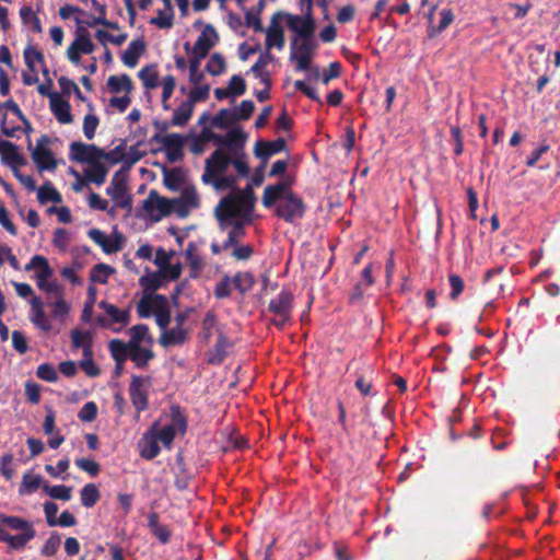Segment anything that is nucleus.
Listing matches in <instances>:
<instances>
[{"mask_svg":"<svg viewBox=\"0 0 560 560\" xmlns=\"http://www.w3.org/2000/svg\"><path fill=\"white\" fill-rule=\"evenodd\" d=\"M232 279L229 276H224L214 287V296L217 299H225L231 295L232 292Z\"/></svg>","mask_w":560,"mask_h":560,"instance_id":"obj_60","label":"nucleus"},{"mask_svg":"<svg viewBox=\"0 0 560 560\" xmlns=\"http://www.w3.org/2000/svg\"><path fill=\"white\" fill-rule=\"evenodd\" d=\"M130 340L128 343L130 347H139L141 342L147 341L148 343H152L153 339L149 334V327L144 324H138L130 328Z\"/></svg>","mask_w":560,"mask_h":560,"instance_id":"obj_35","label":"nucleus"},{"mask_svg":"<svg viewBox=\"0 0 560 560\" xmlns=\"http://www.w3.org/2000/svg\"><path fill=\"white\" fill-rule=\"evenodd\" d=\"M214 215L221 231L231 226L228 238L223 242V247H232L240 244L245 236V224L248 223L247 220L236 215L235 211H222L220 208L214 209Z\"/></svg>","mask_w":560,"mask_h":560,"instance_id":"obj_2","label":"nucleus"},{"mask_svg":"<svg viewBox=\"0 0 560 560\" xmlns=\"http://www.w3.org/2000/svg\"><path fill=\"white\" fill-rule=\"evenodd\" d=\"M70 160L78 163L94 164L100 160L114 161L112 154L105 152L95 144H86L81 141H74L70 144Z\"/></svg>","mask_w":560,"mask_h":560,"instance_id":"obj_3","label":"nucleus"},{"mask_svg":"<svg viewBox=\"0 0 560 560\" xmlns=\"http://www.w3.org/2000/svg\"><path fill=\"white\" fill-rule=\"evenodd\" d=\"M24 60L30 71L35 72V62L44 63L45 58L42 51L33 46H28L24 50Z\"/></svg>","mask_w":560,"mask_h":560,"instance_id":"obj_54","label":"nucleus"},{"mask_svg":"<svg viewBox=\"0 0 560 560\" xmlns=\"http://www.w3.org/2000/svg\"><path fill=\"white\" fill-rule=\"evenodd\" d=\"M187 340L188 329L184 327L165 328L160 336V343L165 348L184 345Z\"/></svg>","mask_w":560,"mask_h":560,"instance_id":"obj_18","label":"nucleus"},{"mask_svg":"<svg viewBox=\"0 0 560 560\" xmlns=\"http://www.w3.org/2000/svg\"><path fill=\"white\" fill-rule=\"evenodd\" d=\"M95 301H96V289H95V287L90 285L88 288V299L84 303L82 314H81V319L84 323L91 322L92 315H93V306H94Z\"/></svg>","mask_w":560,"mask_h":560,"instance_id":"obj_53","label":"nucleus"},{"mask_svg":"<svg viewBox=\"0 0 560 560\" xmlns=\"http://www.w3.org/2000/svg\"><path fill=\"white\" fill-rule=\"evenodd\" d=\"M31 307H32V316L31 320L36 325L39 329L44 331H49L51 329L50 322L47 319L44 308H43V302L39 298L34 296L30 301Z\"/></svg>","mask_w":560,"mask_h":560,"instance_id":"obj_22","label":"nucleus"},{"mask_svg":"<svg viewBox=\"0 0 560 560\" xmlns=\"http://www.w3.org/2000/svg\"><path fill=\"white\" fill-rule=\"evenodd\" d=\"M109 352L118 365H124L126 360L130 358V345L120 339H113L108 343Z\"/></svg>","mask_w":560,"mask_h":560,"instance_id":"obj_27","label":"nucleus"},{"mask_svg":"<svg viewBox=\"0 0 560 560\" xmlns=\"http://www.w3.org/2000/svg\"><path fill=\"white\" fill-rule=\"evenodd\" d=\"M50 142L48 136L43 135L32 148V141L28 139L27 149L32 151V160L35 163L38 172H54L57 168V160L50 149L46 145Z\"/></svg>","mask_w":560,"mask_h":560,"instance_id":"obj_4","label":"nucleus"},{"mask_svg":"<svg viewBox=\"0 0 560 560\" xmlns=\"http://www.w3.org/2000/svg\"><path fill=\"white\" fill-rule=\"evenodd\" d=\"M195 106L187 100L174 110L171 125L175 127H184L190 120Z\"/></svg>","mask_w":560,"mask_h":560,"instance_id":"obj_28","label":"nucleus"},{"mask_svg":"<svg viewBox=\"0 0 560 560\" xmlns=\"http://www.w3.org/2000/svg\"><path fill=\"white\" fill-rule=\"evenodd\" d=\"M218 317L213 311H208L201 323V336L206 342L212 337V330L217 327Z\"/></svg>","mask_w":560,"mask_h":560,"instance_id":"obj_48","label":"nucleus"},{"mask_svg":"<svg viewBox=\"0 0 560 560\" xmlns=\"http://www.w3.org/2000/svg\"><path fill=\"white\" fill-rule=\"evenodd\" d=\"M276 213L285 222L295 223L304 217V201L294 192H288L284 195L283 200L278 203Z\"/></svg>","mask_w":560,"mask_h":560,"instance_id":"obj_6","label":"nucleus"},{"mask_svg":"<svg viewBox=\"0 0 560 560\" xmlns=\"http://www.w3.org/2000/svg\"><path fill=\"white\" fill-rule=\"evenodd\" d=\"M232 165L237 171L238 176L248 177L249 166L246 161V154L244 152H235L232 156Z\"/></svg>","mask_w":560,"mask_h":560,"instance_id":"obj_56","label":"nucleus"},{"mask_svg":"<svg viewBox=\"0 0 560 560\" xmlns=\"http://www.w3.org/2000/svg\"><path fill=\"white\" fill-rule=\"evenodd\" d=\"M61 544L60 535L56 532H54L44 544L43 548L40 549V555L44 557H50L54 556Z\"/></svg>","mask_w":560,"mask_h":560,"instance_id":"obj_55","label":"nucleus"},{"mask_svg":"<svg viewBox=\"0 0 560 560\" xmlns=\"http://www.w3.org/2000/svg\"><path fill=\"white\" fill-rule=\"evenodd\" d=\"M108 168L100 160L84 170V177L88 182L100 186L105 183Z\"/></svg>","mask_w":560,"mask_h":560,"instance_id":"obj_30","label":"nucleus"},{"mask_svg":"<svg viewBox=\"0 0 560 560\" xmlns=\"http://www.w3.org/2000/svg\"><path fill=\"white\" fill-rule=\"evenodd\" d=\"M233 154L228 153L222 149H217L207 160L205 172L201 176L202 182H209L210 175H224L232 165Z\"/></svg>","mask_w":560,"mask_h":560,"instance_id":"obj_9","label":"nucleus"},{"mask_svg":"<svg viewBox=\"0 0 560 560\" xmlns=\"http://www.w3.org/2000/svg\"><path fill=\"white\" fill-rule=\"evenodd\" d=\"M210 86L208 84L197 86L190 90L187 101L194 106L196 103L205 102L209 97Z\"/></svg>","mask_w":560,"mask_h":560,"instance_id":"obj_62","label":"nucleus"},{"mask_svg":"<svg viewBox=\"0 0 560 560\" xmlns=\"http://www.w3.org/2000/svg\"><path fill=\"white\" fill-rule=\"evenodd\" d=\"M138 77L142 81L143 86L145 89H154L158 86L159 74H158V71L155 70L154 65H149V66L143 67L139 71Z\"/></svg>","mask_w":560,"mask_h":560,"instance_id":"obj_45","label":"nucleus"},{"mask_svg":"<svg viewBox=\"0 0 560 560\" xmlns=\"http://www.w3.org/2000/svg\"><path fill=\"white\" fill-rule=\"evenodd\" d=\"M291 55L290 56H313L318 44L316 39H303L299 38L291 39Z\"/></svg>","mask_w":560,"mask_h":560,"instance_id":"obj_31","label":"nucleus"},{"mask_svg":"<svg viewBox=\"0 0 560 560\" xmlns=\"http://www.w3.org/2000/svg\"><path fill=\"white\" fill-rule=\"evenodd\" d=\"M167 427H171L176 434L186 432L187 419L178 406L171 407V423Z\"/></svg>","mask_w":560,"mask_h":560,"instance_id":"obj_42","label":"nucleus"},{"mask_svg":"<svg viewBox=\"0 0 560 560\" xmlns=\"http://www.w3.org/2000/svg\"><path fill=\"white\" fill-rule=\"evenodd\" d=\"M234 288L241 293L245 294L252 290L255 279L250 272H237L232 279Z\"/></svg>","mask_w":560,"mask_h":560,"instance_id":"obj_44","label":"nucleus"},{"mask_svg":"<svg viewBox=\"0 0 560 560\" xmlns=\"http://www.w3.org/2000/svg\"><path fill=\"white\" fill-rule=\"evenodd\" d=\"M32 269H38L36 275H40L42 280L52 276V269L50 268L48 260L40 255L33 256L31 261L25 266L26 271Z\"/></svg>","mask_w":560,"mask_h":560,"instance_id":"obj_38","label":"nucleus"},{"mask_svg":"<svg viewBox=\"0 0 560 560\" xmlns=\"http://www.w3.org/2000/svg\"><path fill=\"white\" fill-rule=\"evenodd\" d=\"M36 375L38 378L46 382H56L58 380V373L52 364L43 363L38 365Z\"/></svg>","mask_w":560,"mask_h":560,"instance_id":"obj_61","label":"nucleus"},{"mask_svg":"<svg viewBox=\"0 0 560 560\" xmlns=\"http://www.w3.org/2000/svg\"><path fill=\"white\" fill-rule=\"evenodd\" d=\"M288 19L289 28L294 32L292 38L303 39H316L314 36L315 21L310 12L305 13V18L300 15L285 14Z\"/></svg>","mask_w":560,"mask_h":560,"instance_id":"obj_10","label":"nucleus"},{"mask_svg":"<svg viewBox=\"0 0 560 560\" xmlns=\"http://www.w3.org/2000/svg\"><path fill=\"white\" fill-rule=\"evenodd\" d=\"M20 16L25 25H31L33 32L42 33L43 27L39 18L33 12L31 7H22Z\"/></svg>","mask_w":560,"mask_h":560,"instance_id":"obj_46","label":"nucleus"},{"mask_svg":"<svg viewBox=\"0 0 560 560\" xmlns=\"http://www.w3.org/2000/svg\"><path fill=\"white\" fill-rule=\"evenodd\" d=\"M154 358V353L151 349L139 347H131L130 349V360L135 362V364L143 369L148 365L149 361Z\"/></svg>","mask_w":560,"mask_h":560,"instance_id":"obj_39","label":"nucleus"},{"mask_svg":"<svg viewBox=\"0 0 560 560\" xmlns=\"http://www.w3.org/2000/svg\"><path fill=\"white\" fill-rule=\"evenodd\" d=\"M44 491L52 499L69 501L71 499V488L58 485V486H49L45 485L43 487Z\"/></svg>","mask_w":560,"mask_h":560,"instance_id":"obj_49","label":"nucleus"},{"mask_svg":"<svg viewBox=\"0 0 560 560\" xmlns=\"http://www.w3.org/2000/svg\"><path fill=\"white\" fill-rule=\"evenodd\" d=\"M218 40L219 35L215 28L211 24H207L194 45L192 54L198 57V59L206 58Z\"/></svg>","mask_w":560,"mask_h":560,"instance_id":"obj_12","label":"nucleus"},{"mask_svg":"<svg viewBox=\"0 0 560 560\" xmlns=\"http://www.w3.org/2000/svg\"><path fill=\"white\" fill-rule=\"evenodd\" d=\"M232 346V341L224 334L219 332L218 340L213 349V354L209 359V362L212 364H219L223 362Z\"/></svg>","mask_w":560,"mask_h":560,"instance_id":"obj_29","label":"nucleus"},{"mask_svg":"<svg viewBox=\"0 0 560 560\" xmlns=\"http://www.w3.org/2000/svg\"><path fill=\"white\" fill-rule=\"evenodd\" d=\"M37 199L40 205H46L47 202L60 203L62 201L60 192L54 187L51 182H46L37 189Z\"/></svg>","mask_w":560,"mask_h":560,"instance_id":"obj_33","label":"nucleus"},{"mask_svg":"<svg viewBox=\"0 0 560 560\" xmlns=\"http://www.w3.org/2000/svg\"><path fill=\"white\" fill-rule=\"evenodd\" d=\"M454 21V13L452 9L444 8L440 12V23L438 26H432V31L428 32L429 37H434L436 34L445 31Z\"/></svg>","mask_w":560,"mask_h":560,"instance_id":"obj_47","label":"nucleus"},{"mask_svg":"<svg viewBox=\"0 0 560 560\" xmlns=\"http://www.w3.org/2000/svg\"><path fill=\"white\" fill-rule=\"evenodd\" d=\"M175 86H176V81H175V78L173 75H166V77L163 78V80H162V88H163V91H162V107H163L164 110H170L171 109V106L167 103V101L172 96V94H173V92L175 90Z\"/></svg>","mask_w":560,"mask_h":560,"instance_id":"obj_52","label":"nucleus"},{"mask_svg":"<svg viewBox=\"0 0 560 560\" xmlns=\"http://www.w3.org/2000/svg\"><path fill=\"white\" fill-rule=\"evenodd\" d=\"M238 176L236 175H210L209 182H202L206 185H212L213 188L217 191H224V190H231V192H234L237 188Z\"/></svg>","mask_w":560,"mask_h":560,"instance_id":"obj_25","label":"nucleus"},{"mask_svg":"<svg viewBox=\"0 0 560 560\" xmlns=\"http://www.w3.org/2000/svg\"><path fill=\"white\" fill-rule=\"evenodd\" d=\"M98 307L102 308L108 316L110 324L117 323L121 324L122 326H126L130 322L129 310H119L114 304L107 303L106 301H101L98 303Z\"/></svg>","mask_w":560,"mask_h":560,"instance_id":"obj_21","label":"nucleus"},{"mask_svg":"<svg viewBox=\"0 0 560 560\" xmlns=\"http://www.w3.org/2000/svg\"><path fill=\"white\" fill-rule=\"evenodd\" d=\"M97 417V406L94 401H89L83 405L78 413V418L84 422H91Z\"/></svg>","mask_w":560,"mask_h":560,"instance_id":"obj_64","label":"nucleus"},{"mask_svg":"<svg viewBox=\"0 0 560 560\" xmlns=\"http://www.w3.org/2000/svg\"><path fill=\"white\" fill-rule=\"evenodd\" d=\"M71 341L74 349L82 348L83 357L92 355L93 337L90 331L73 329L71 331Z\"/></svg>","mask_w":560,"mask_h":560,"instance_id":"obj_26","label":"nucleus"},{"mask_svg":"<svg viewBox=\"0 0 560 560\" xmlns=\"http://www.w3.org/2000/svg\"><path fill=\"white\" fill-rule=\"evenodd\" d=\"M225 69V61L220 54H213L208 63L206 65V70L212 75L221 74Z\"/></svg>","mask_w":560,"mask_h":560,"instance_id":"obj_58","label":"nucleus"},{"mask_svg":"<svg viewBox=\"0 0 560 560\" xmlns=\"http://www.w3.org/2000/svg\"><path fill=\"white\" fill-rule=\"evenodd\" d=\"M245 141L246 135L241 129H232L228 132L222 145H225L231 154H235V152H243Z\"/></svg>","mask_w":560,"mask_h":560,"instance_id":"obj_32","label":"nucleus"},{"mask_svg":"<svg viewBox=\"0 0 560 560\" xmlns=\"http://www.w3.org/2000/svg\"><path fill=\"white\" fill-rule=\"evenodd\" d=\"M80 497L83 506L92 508L100 500L98 488L94 483H88L81 489Z\"/></svg>","mask_w":560,"mask_h":560,"instance_id":"obj_43","label":"nucleus"},{"mask_svg":"<svg viewBox=\"0 0 560 560\" xmlns=\"http://www.w3.org/2000/svg\"><path fill=\"white\" fill-rule=\"evenodd\" d=\"M0 520L2 524L11 529L27 532L28 528H33L31 523L18 516H0Z\"/></svg>","mask_w":560,"mask_h":560,"instance_id":"obj_57","label":"nucleus"},{"mask_svg":"<svg viewBox=\"0 0 560 560\" xmlns=\"http://www.w3.org/2000/svg\"><path fill=\"white\" fill-rule=\"evenodd\" d=\"M107 86L113 93L125 91L128 94L133 89L132 81L128 74L110 75L107 80Z\"/></svg>","mask_w":560,"mask_h":560,"instance_id":"obj_34","label":"nucleus"},{"mask_svg":"<svg viewBox=\"0 0 560 560\" xmlns=\"http://www.w3.org/2000/svg\"><path fill=\"white\" fill-rule=\"evenodd\" d=\"M106 194L116 203L119 209L131 212L132 210V196L128 192V185L126 178L116 172L106 188Z\"/></svg>","mask_w":560,"mask_h":560,"instance_id":"obj_8","label":"nucleus"},{"mask_svg":"<svg viewBox=\"0 0 560 560\" xmlns=\"http://www.w3.org/2000/svg\"><path fill=\"white\" fill-rule=\"evenodd\" d=\"M35 537L34 528H28L27 532H21L18 535H10L0 529V540L5 541L14 549L23 548L30 540Z\"/></svg>","mask_w":560,"mask_h":560,"instance_id":"obj_23","label":"nucleus"},{"mask_svg":"<svg viewBox=\"0 0 560 560\" xmlns=\"http://www.w3.org/2000/svg\"><path fill=\"white\" fill-rule=\"evenodd\" d=\"M151 385L150 377L132 375L129 395L131 402L138 412L148 408V387Z\"/></svg>","mask_w":560,"mask_h":560,"instance_id":"obj_11","label":"nucleus"},{"mask_svg":"<svg viewBox=\"0 0 560 560\" xmlns=\"http://www.w3.org/2000/svg\"><path fill=\"white\" fill-rule=\"evenodd\" d=\"M0 154L2 155V162L11 167L19 168V166H24L27 162L26 159L19 153L18 147L8 140L0 141Z\"/></svg>","mask_w":560,"mask_h":560,"instance_id":"obj_15","label":"nucleus"},{"mask_svg":"<svg viewBox=\"0 0 560 560\" xmlns=\"http://www.w3.org/2000/svg\"><path fill=\"white\" fill-rule=\"evenodd\" d=\"M71 45L75 46L81 54L86 55L92 54L95 49V45L92 43L89 32L83 27H78L75 39Z\"/></svg>","mask_w":560,"mask_h":560,"instance_id":"obj_37","label":"nucleus"},{"mask_svg":"<svg viewBox=\"0 0 560 560\" xmlns=\"http://www.w3.org/2000/svg\"><path fill=\"white\" fill-rule=\"evenodd\" d=\"M142 209L154 222H158L173 212L174 201L160 196L156 190L152 189L143 200Z\"/></svg>","mask_w":560,"mask_h":560,"instance_id":"obj_5","label":"nucleus"},{"mask_svg":"<svg viewBox=\"0 0 560 560\" xmlns=\"http://www.w3.org/2000/svg\"><path fill=\"white\" fill-rule=\"evenodd\" d=\"M100 124L97 116L88 114L83 120V132L88 140H92L95 136L96 128Z\"/></svg>","mask_w":560,"mask_h":560,"instance_id":"obj_63","label":"nucleus"},{"mask_svg":"<svg viewBox=\"0 0 560 560\" xmlns=\"http://www.w3.org/2000/svg\"><path fill=\"white\" fill-rule=\"evenodd\" d=\"M155 295L153 293H144L137 303V313L140 318H149L155 312Z\"/></svg>","mask_w":560,"mask_h":560,"instance_id":"obj_40","label":"nucleus"},{"mask_svg":"<svg viewBox=\"0 0 560 560\" xmlns=\"http://www.w3.org/2000/svg\"><path fill=\"white\" fill-rule=\"evenodd\" d=\"M175 435H176V433L174 432V430L167 425H164L161 429L156 428L154 430V436L156 438L158 441L162 442V444L166 448H171L172 443L175 439Z\"/></svg>","mask_w":560,"mask_h":560,"instance_id":"obj_59","label":"nucleus"},{"mask_svg":"<svg viewBox=\"0 0 560 560\" xmlns=\"http://www.w3.org/2000/svg\"><path fill=\"white\" fill-rule=\"evenodd\" d=\"M236 121L235 112H232V109L223 108L220 109L214 117H212L211 125L218 129H225Z\"/></svg>","mask_w":560,"mask_h":560,"instance_id":"obj_41","label":"nucleus"},{"mask_svg":"<svg viewBox=\"0 0 560 560\" xmlns=\"http://www.w3.org/2000/svg\"><path fill=\"white\" fill-rule=\"evenodd\" d=\"M292 303L293 294L290 291L282 290L269 302L268 310L275 315L291 316Z\"/></svg>","mask_w":560,"mask_h":560,"instance_id":"obj_17","label":"nucleus"},{"mask_svg":"<svg viewBox=\"0 0 560 560\" xmlns=\"http://www.w3.org/2000/svg\"><path fill=\"white\" fill-rule=\"evenodd\" d=\"M187 138L179 133L161 135L155 133L151 137V142H156L163 145L166 159L171 163H176L184 158V145Z\"/></svg>","mask_w":560,"mask_h":560,"instance_id":"obj_7","label":"nucleus"},{"mask_svg":"<svg viewBox=\"0 0 560 560\" xmlns=\"http://www.w3.org/2000/svg\"><path fill=\"white\" fill-rule=\"evenodd\" d=\"M89 237L94 241L106 254L116 253L121 249V244L118 240L109 241L108 237L98 229H91Z\"/></svg>","mask_w":560,"mask_h":560,"instance_id":"obj_24","label":"nucleus"},{"mask_svg":"<svg viewBox=\"0 0 560 560\" xmlns=\"http://www.w3.org/2000/svg\"><path fill=\"white\" fill-rule=\"evenodd\" d=\"M158 423H154L151 429L142 435V438L138 442L140 456L144 459L151 460L155 458L161 448L159 446V441L154 436V430L156 429Z\"/></svg>","mask_w":560,"mask_h":560,"instance_id":"obj_14","label":"nucleus"},{"mask_svg":"<svg viewBox=\"0 0 560 560\" xmlns=\"http://www.w3.org/2000/svg\"><path fill=\"white\" fill-rule=\"evenodd\" d=\"M145 50V44L142 39L131 40L127 49L121 55V60L128 68H135L140 56Z\"/></svg>","mask_w":560,"mask_h":560,"instance_id":"obj_20","label":"nucleus"},{"mask_svg":"<svg viewBox=\"0 0 560 560\" xmlns=\"http://www.w3.org/2000/svg\"><path fill=\"white\" fill-rule=\"evenodd\" d=\"M185 256L190 267V277L197 278L203 268V261L202 258L196 253V246L194 243L188 244L185 250Z\"/></svg>","mask_w":560,"mask_h":560,"instance_id":"obj_36","label":"nucleus"},{"mask_svg":"<svg viewBox=\"0 0 560 560\" xmlns=\"http://www.w3.org/2000/svg\"><path fill=\"white\" fill-rule=\"evenodd\" d=\"M281 187L269 185L265 188L262 195V205L266 208H271L278 200H283V195L280 192Z\"/></svg>","mask_w":560,"mask_h":560,"instance_id":"obj_51","label":"nucleus"},{"mask_svg":"<svg viewBox=\"0 0 560 560\" xmlns=\"http://www.w3.org/2000/svg\"><path fill=\"white\" fill-rule=\"evenodd\" d=\"M115 271L114 268L109 267L105 264H97L91 270V280L93 282H98L105 284L108 280V277Z\"/></svg>","mask_w":560,"mask_h":560,"instance_id":"obj_50","label":"nucleus"},{"mask_svg":"<svg viewBox=\"0 0 560 560\" xmlns=\"http://www.w3.org/2000/svg\"><path fill=\"white\" fill-rule=\"evenodd\" d=\"M49 105L52 115L60 124L68 125L73 122L71 106L68 101L62 100L58 94H54Z\"/></svg>","mask_w":560,"mask_h":560,"instance_id":"obj_16","label":"nucleus"},{"mask_svg":"<svg viewBox=\"0 0 560 560\" xmlns=\"http://www.w3.org/2000/svg\"><path fill=\"white\" fill-rule=\"evenodd\" d=\"M255 194L253 186L248 184L244 189L236 188L234 192L229 194L222 198L215 208L222 211H235L236 215L245 218L250 222V213L254 209Z\"/></svg>","mask_w":560,"mask_h":560,"instance_id":"obj_1","label":"nucleus"},{"mask_svg":"<svg viewBox=\"0 0 560 560\" xmlns=\"http://www.w3.org/2000/svg\"><path fill=\"white\" fill-rule=\"evenodd\" d=\"M285 140L283 138H278L273 141H265L258 140L254 148V154L256 158L260 159L262 162V167H266L269 159L276 154L284 150Z\"/></svg>","mask_w":560,"mask_h":560,"instance_id":"obj_13","label":"nucleus"},{"mask_svg":"<svg viewBox=\"0 0 560 560\" xmlns=\"http://www.w3.org/2000/svg\"><path fill=\"white\" fill-rule=\"evenodd\" d=\"M155 322L161 330L168 327L172 315L170 310V303L165 295L156 294L155 295Z\"/></svg>","mask_w":560,"mask_h":560,"instance_id":"obj_19","label":"nucleus"}]
</instances>
